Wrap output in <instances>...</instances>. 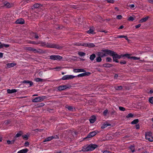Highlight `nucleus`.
I'll return each instance as SVG.
<instances>
[{"label":"nucleus","mask_w":153,"mask_h":153,"mask_svg":"<svg viewBox=\"0 0 153 153\" xmlns=\"http://www.w3.org/2000/svg\"><path fill=\"white\" fill-rule=\"evenodd\" d=\"M102 51L104 53V54L105 55V57L107 56L108 55L112 56L113 61L116 62H119L118 59L122 58L121 55H119L116 52L111 50L106 49L102 50Z\"/></svg>","instance_id":"1"},{"label":"nucleus","mask_w":153,"mask_h":153,"mask_svg":"<svg viewBox=\"0 0 153 153\" xmlns=\"http://www.w3.org/2000/svg\"><path fill=\"white\" fill-rule=\"evenodd\" d=\"M47 48H53L57 49H60L62 47L59 45L58 44H55L47 42Z\"/></svg>","instance_id":"2"},{"label":"nucleus","mask_w":153,"mask_h":153,"mask_svg":"<svg viewBox=\"0 0 153 153\" xmlns=\"http://www.w3.org/2000/svg\"><path fill=\"white\" fill-rule=\"evenodd\" d=\"M62 56L59 55H52L49 56V59L53 60H60L62 59Z\"/></svg>","instance_id":"3"},{"label":"nucleus","mask_w":153,"mask_h":153,"mask_svg":"<svg viewBox=\"0 0 153 153\" xmlns=\"http://www.w3.org/2000/svg\"><path fill=\"white\" fill-rule=\"evenodd\" d=\"M121 55L122 57L126 56L127 57L128 59L134 60H139L140 59V57H137L135 56H130V54L128 53L125 54L123 55Z\"/></svg>","instance_id":"4"},{"label":"nucleus","mask_w":153,"mask_h":153,"mask_svg":"<svg viewBox=\"0 0 153 153\" xmlns=\"http://www.w3.org/2000/svg\"><path fill=\"white\" fill-rule=\"evenodd\" d=\"M45 97H38L32 100V101L34 102H41L43 100L45 99Z\"/></svg>","instance_id":"5"},{"label":"nucleus","mask_w":153,"mask_h":153,"mask_svg":"<svg viewBox=\"0 0 153 153\" xmlns=\"http://www.w3.org/2000/svg\"><path fill=\"white\" fill-rule=\"evenodd\" d=\"M71 86L69 85H60L58 87L57 89L59 91L64 90L67 89H69Z\"/></svg>","instance_id":"6"},{"label":"nucleus","mask_w":153,"mask_h":153,"mask_svg":"<svg viewBox=\"0 0 153 153\" xmlns=\"http://www.w3.org/2000/svg\"><path fill=\"white\" fill-rule=\"evenodd\" d=\"M76 76H75L72 75H66L63 76L62 79L63 80L71 79L75 77H76Z\"/></svg>","instance_id":"7"},{"label":"nucleus","mask_w":153,"mask_h":153,"mask_svg":"<svg viewBox=\"0 0 153 153\" xmlns=\"http://www.w3.org/2000/svg\"><path fill=\"white\" fill-rule=\"evenodd\" d=\"M91 73L89 72H87L80 74L76 76V77H82L84 76H88L91 74Z\"/></svg>","instance_id":"8"},{"label":"nucleus","mask_w":153,"mask_h":153,"mask_svg":"<svg viewBox=\"0 0 153 153\" xmlns=\"http://www.w3.org/2000/svg\"><path fill=\"white\" fill-rule=\"evenodd\" d=\"M89 149V151H92L94 150L98 147V146L96 144H91L88 146Z\"/></svg>","instance_id":"9"},{"label":"nucleus","mask_w":153,"mask_h":153,"mask_svg":"<svg viewBox=\"0 0 153 153\" xmlns=\"http://www.w3.org/2000/svg\"><path fill=\"white\" fill-rule=\"evenodd\" d=\"M25 23L24 19L22 18L18 19L15 22V23L16 24H23Z\"/></svg>","instance_id":"10"},{"label":"nucleus","mask_w":153,"mask_h":153,"mask_svg":"<svg viewBox=\"0 0 153 153\" xmlns=\"http://www.w3.org/2000/svg\"><path fill=\"white\" fill-rule=\"evenodd\" d=\"M97 133L96 131H92L90 132L86 137V138H89L93 137L97 134Z\"/></svg>","instance_id":"11"},{"label":"nucleus","mask_w":153,"mask_h":153,"mask_svg":"<svg viewBox=\"0 0 153 153\" xmlns=\"http://www.w3.org/2000/svg\"><path fill=\"white\" fill-rule=\"evenodd\" d=\"M13 6V4H10L9 3L7 2V1H5L4 3V7L7 8H10L11 7Z\"/></svg>","instance_id":"12"},{"label":"nucleus","mask_w":153,"mask_h":153,"mask_svg":"<svg viewBox=\"0 0 153 153\" xmlns=\"http://www.w3.org/2000/svg\"><path fill=\"white\" fill-rule=\"evenodd\" d=\"M47 42L42 41L39 42V44H40L39 46L44 48H47Z\"/></svg>","instance_id":"13"},{"label":"nucleus","mask_w":153,"mask_h":153,"mask_svg":"<svg viewBox=\"0 0 153 153\" xmlns=\"http://www.w3.org/2000/svg\"><path fill=\"white\" fill-rule=\"evenodd\" d=\"M21 83L23 84H29L30 86H32L33 85V82L32 81L29 80H25L22 81Z\"/></svg>","instance_id":"14"},{"label":"nucleus","mask_w":153,"mask_h":153,"mask_svg":"<svg viewBox=\"0 0 153 153\" xmlns=\"http://www.w3.org/2000/svg\"><path fill=\"white\" fill-rule=\"evenodd\" d=\"M86 71L83 69H74L73 70V72L74 73L85 72Z\"/></svg>","instance_id":"15"},{"label":"nucleus","mask_w":153,"mask_h":153,"mask_svg":"<svg viewBox=\"0 0 153 153\" xmlns=\"http://www.w3.org/2000/svg\"><path fill=\"white\" fill-rule=\"evenodd\" d=\"M145 137L146 139L149 141L152 142L153 141V137L152 136H149L147 134L145 135Z\"/></svg>","instance_id":"16"},{"label":"nucleus","mask_w":153,"mask_h":153,"mask_svg":"<svg viewBox=\"0 0 153 153\" xmlns=\"http://www.w3.org/2000/svg\"><path fill=\"white\" fill-rule=\"evenodd\" d=\"M7 91L8 93L11 94L13 93H16L17 92V90L15 89H12L11 90L8 89L7 90Z\"/></svg>","instance_id":"17"},{"label":"nucleus","mask_w":153,"mask_h":153,"mask_svg":"<svg viewBox=\"0 0 153 153\" xmlns=\"http://www.w3.org/2000/svg\"><path fill=\"white\" fill-rule=\"evenodd\" d=\"M113 66V65L109 63H105L102 66L104 68H110Z\"/></svg>","instance_id":"18"},{"label":"nucleus","mask_w":153,"mask_h":153,"mask_svg":"<svg viewBox=\"0 0 153 153\" xmlns=\"http://www.w3.org/2000/svg\"><path fill=\"white\" fill-rule=\"evenodd\" d=\"M116 38H125L126 40L128 41L129 39H128L127 37L126 36H124V35H117V36L116 37Z\"/></svg>","instance_id":"19"},{"label":"nucleus","mask_w":153,"mask_h":153,"mask_svg":"<svg viewBox=\"0 0 153 153\" xmlns=\"http://www.w3.org/2000/svg\"><path fill=\"white\" fill-rule=\"evenodd\" d=\"M28 151V149L27 148H26L19 151L17 153H26Z\"/></svg>","instance_id":"20"},{"label":"nucleus","mask_w":153,"mask_h":153,"mask_svg":"<svg viewBox=\"0 0 153 153\" xmlns=\"http://www.w3.org/2000/svg\"><path fill=\"white\" fill-rule=\"evenodd\" d=\"M149 17L148 16H147L145 18H143L140 20V22L142 23L146 22L149 18Z\"/></svg>","instance_id":"21"},{"label":"nucleus","mask_w":153,"mask_h":153,"mask_svg":"<svg viewBox=\"0 0 153 153\" xmlns=\"http://www.w3.org/2000/svg\"><path fill=\"white\" fill-rule=\"evenodd\" d=\"M111 126V125L110 124L108 123H105L103 124L102 125L101 127V128L102 129H104L108 126Z\"/></svg>","instance_id":"22"},{"label":"nucleus","mask_w":153,"mask_h":153,"mask_svg":"<svg viewBox=\"0 0 153 153\" xmlns=\"http://www.w3.org/2000/svg\"><path fill=\"white\" fill-rule=\"evenodd\" d=\"M26 49L29 51H33L34 53H35V51H36V49L34 48L30 47H27Z\"/></svg>","instance_id":"23"},{"label":"nucleus","mask_w":153,"mask_h":153,"mask_svg":"<svg viewBox=\"0 0 153 153\" xmlns=\"http://www.w3.org/2000/svg\"><path fill=\"white\" fill-rule=\"evenodd\" d=\"M16 65V64L15 63H8L7 64V66L8 68H10L14 67Z\"/></svg>","instance_id":"24"},{"label":"nucleus","mask_w":153,"mask_h":153,"mask_svg":"<svg viewBox=\"0 0 153 153\" xmlns=\"http://www.w3.org/2000/svg\"><path fill=\"white\" fill-rule=\"evenodd\" d=\"M16 139L14 138L13 139L11 140L10 141L9 140H8L7 141V143L8 144H14L15 141H16Z\"/></svg>","instance_id":"25"},{"label":"nucleus","mask_w":153,"mask_h":153,"mask_svg":"<svg viewBox=\"0 0 153 153\" xmlns=\"http://www.w3.org/2000/svg\"><path fill=\"white\" fill-rule=\"evenodd\" d=\"M82 152H87L89 151V147H88V146H87V147L85 146L83 147L82 150Z\"/></svg>","instance_id":"26"},{"label":"nucleus","mask_w":153,"mask_h":153,"mask_svg":"<svg viewBox=\"0 0 153 153\" xmlns=\"http://www.w3.org/2000/svg\"><path fill=\"white\" fill-rule=\"evenodd\" d=\"M96 120V117L95 116H93L89 120L90 122L91 123H94Z\"/></svg>","instance_id":"27"},{"label":"nucleus","mask_w":153,"mask_h":153,"mask_svg":"<svg viewBox=\"0 0 153 153\" xmlns=\"http://www.w3.org/2000/svg\"><path fill=\"white\" fill-rule=\"evenodd\" d=\"M105 54L103 52H99L98 53V56H100L101 57H105Z\"/></svg>","instance_id":"28"},{"label":"nucleus","mask_w":153,"mask_h":153,"mask_svg":"<svg viewBox=\"0 0 153 153\" xmlns=\"http://www.w3.org/2000/svg\"><path fill=\"white\" fill-rule=\"evenodd\" d=\"M53 137L52 136H50L48 137L47 138L45 139L43 141V142H45L47 141H50L52 139Z\"/></svg>","instance_id":"29"},{"label":"nucleus","mask_w":153,"mask_h":153,"mask_svg":"<svg viewBox=\"0 0 153 153\" xmlns=\"http://www.w3.org/2000/svg\"><path fill=\"white\" fill-rule=\"evenodd\" d=\"M139 122V120L138 119H135L133 121L131 122V124L134 125V124H137Z\"/></svg>","instance_id":"30"},{"label":"nucleus","mask_w":153,"mask_h":153,"mask_svg":"<svg viewBox=\"0 0 153 153\" xmlns=\"http://www.w3.org/2000/svg\"><path fill=\"white\" fill-rule=\"evenodd\" d=\"M96 55L95 54L93 53L90 55L89 58L91 61H93Z\"/></svg>","instance_id":"31"},{"label":"nucleus","mask_w":153,"mask_h":153,"mask_svg":"<svg viewBox=\"0 0 153 153\" xmlns=\"http://www.w3.org/2000/svg\"><path fill=\"white\" fill-rule=\"evenodd\" d=\"M87 33L89 34H94L95 33L93 29L91 28L90 29L87 31Z\"/></svg>","instance_id":"32"},{"label":"nucleus","mask_w":153,"mask_h":153,"mask_svg":"<svg viewBox=\"0 0 153 153\" xmlns=\"http://www.w3.org/2000/svg\"><path fill=\"white\" fill-rule=\"evenodd\" d=\"M66 108L68 109L69 110L71 111H72L73 110L74 108L73 107L71 106H70L69 105H66Z\"/></svg>","instance_id":"33"},{"label":"nucleus","mask_w":153,"mask_h":153,"mask_svg":"<svg viewBox=\"0 0 153 153\" xmlns=\"http://www.w3.org/2000/svg\"><path fill=\"white\" fill-rule=\"evenodd\" d=\"M22 131H20L19 133H17L15 135L14 138L18 137H20L21 136H22Z\"/></svg>","instance_id":"34"},{"label":"nucleus","mask_w":153,"mask_h":153,"mask_svg":"<svg viewBox=\"0 0 153 153\" xmlns=\"http://www.w3.org/2000/svg\"><path fill=\"white\" fill-rule=\"evenodd\" d=\"M88 45L87 46V47L89 48H93L95 46V45L93 43H88Z\"/></svg>","instance_id":"35"},{"label":"nucleus","mask_w":153,"mask_h":153,"mask_svg":"<svg viewBox=\"0 0 153 153\" xmlns=\"http://www.w3.org/2000/svg\"><path fill=\"white\" fill-rule=\"evenodd\" d=\"M22 137L23 139L25 140H28L29 136L28 135V136L27 134H24L23 135H22Z\"/></svg>","instance_id":"36"},{"label":"nucleus","mask_w":153,"mask_h":153,"mask_svg":"<svg viewBox=\"0 0 153 153\" xmlns=\"http://www.w3.org/2000/svg\"><path fill=\"white\" fill-rule=\"evenodd\" d=\"M78 54V55L80 56H84L86 54L85 53L81 51L79 52Z\"/></svg>","instance_id":"37"},{"label":"nucleus","mask_w":153,"mask_h":153,"mask_svg":"<svg viewBox=\"0 0 153 153\" xmlns=\"http://www.w3.org/2000/svg\"><path fill=\"white\" fill-rule=\"evenodd\" d=\"M29 43L30 44H33L34 45H38L39 44V42H36L34 41H30Z\"/></svg>","instance_id":"38"},{"label":"nucleus","mask_w":153,"mask_h":153,"mask_svg":"<svg viewBox=\"0 0 153 153\" xmlns=\"http://www.w3.org/2000/svg\"><path fill=\"white\" fill-rule=\"evenodd\" d=\"M35 81L37 82H42L43 79L40 78H37L35 79Z\"/></svg>","instance_id":"39"},{"label":"nucleus","mask_w":153,"mask_h":153,"mask_svg":"<svg viewBox=\"0 0 153 153\" xmlns=\"http://www.w3.org/2000/svg\"><path fill=\"white\" fill-rule=\"evenodd\" d=\"M109 113V111L108 110L106 109L103 112V114L104 116H106L107 114Z\"/></svg>","instance_id":"40"},{"label":"nucleus","mask_w":153,"mask_h":153,"mask_svg":"<svg viewBox=\"0 0 153 153\" xmlns=\"http://www.w3.org/2000/svg\"><path fill=\"white\" fill-rule=\"evenodd\" d=\"M115 88L116 90H120L123 89V87L121 86H116Z\"/></svg>","instance_id":"41"},{"label":"nucleus","mask_w":153,"mask_h":153,"mask_svg":"<svg viewBox=\"0 0 153 153\" xmlns=\"http://www.w3.org/2000/svg\"><path fill=\"white\" fill-rule=\"evenodd\" d=\"M102 60L101 57L99 56L97 57L96 59V61L97 62H100Z\"/></svg>","instance_id":"42"},{"label":"nucleus","mask_w":153,"mask_h":153,"mask_svg":"<svg viewBox=\"0 0 153 153\" xmlns=\"http://www.w3.org/2000/svg\"><path fill=\"white\" fill-rule=\"evenodd\" d=\"M52 137H53L52 139H58L59 138V135H54L52 136Z\"/></svg>","instance_id":"43"},{"label":"nucleus","mask_w":153,"mask_h":153,"mask_svg":"<svg viewBox=\"0 0 153 153\" xmlns=\"http://www.w3.org/2000/svg\"><path fill=\"white\" fill-rule=\"evenodd\" d=\"M106 62H111L112 61V59L110 57H107L106 59Z\"/></svg>","instance_id":"44"},{"label":"nucleus","mask_w":153,"mask_h":153,"mask_svg":"<svg viewBox=\"0 0 153 153\" xmlns=\"http://www.w3.org/2000/svg\"><path fill=\"white\" fill-rule=\"evenodd\" d=\"M62 69V67L60 66H57L56 67L52 68V69H55L57 71H60Z\"/></svg>","instance_id":"45"},{"label":"nucleus","mask_w":153,"mask_h":153,"mask_svg":"<svg viewBox=\"0 0 153 153\" xmlns=\"http://www.w3.org/2000/svg\"><path fill=\"white\" fill-rule=\"evenodd\" d=\"M133 117V114L132 113L128 114L126 116V117L127 118H128L129 117Z\"/></svg>","instance_id":"46"},{"label":"nucleus","mask_w":153,"mask_h":153,"mask_svg":"<svg viewBox=\"0 0 153 153\" xmlns=\"http://www.w3.org/2000/svg\"><path fill=\"white\" fill-rule=\"evenodd\" d=\"M40 5V4H39L38 3H36L33 5V7L35 8H37L39 7V6Z\"/></svg>","instance_id":"47"},{"label":"nucleus","mask_w":153,"mask_h":153,"mask_svg":"<svg viewBox=\"0 0 153 153\" xmlns=\"http://www.w3.org/2000/svg\"><path fill=\"white\" fill-rule=\"evenodd\" d=\"M149 101L150 103L153 104V97H151L149 98Z\"/></svg>","instance_id":"48"},{"label":"nucleus","mask_w":153,"mask_h":153,"mask_svg":"<svg viewBox=\"0 0 153 153\" xmlns=\"http://www.w3.org/2000/svg\"><path fill=\"white\" fill-rule=\"evenodd\" d=\"M64 27L63 26H61L59 25L58 26H57L56 27V29L57 30H60L62 29Z\"/></svg>","instance_id":"49"},{"label":"nucleus","mask_w":153,"mask_h":153,"mask_svg":"<svg viewBox=\"0 0 153 153\" xmlns=\"http://www.w3.org/2000/svg\"><path fill=\"white\" fill-rule=\"evenodd\" d=\"M42 50L41 49H39L38 50H37L36 49L35 51V53H42Z\"/></svg>","instance_id":"50"},{"label":"nucleus","mask_w":153,"mask_h":153,"mask_svg":"<svg viewBox=\"0 0 153 153\" xmlns=\"http://www.w3.org/2000/svg\"><path fill=\"white\" fill-rule=\"evenodd\" d=\"M119 109L121 111H125V108L122 106H120L119 107Z\"/></svg>","instance_id":"51"},{"label":"nucleus","mask_w":153,"mask_h":153,"mask_svg":"<svg viewBox=\"0 0 153 153\" xmlns=\"http://www.w3.org/2000/svg\"><path fill=\"white\" fill-rule=\"evenodd\" d=\"M130 149L132 152H134L135 150L134 147V146H131L130 147Z\"/></svg>","instance_id":"52"},{"label":"nucleus","mask_w":153,"mask_h":153,"mask_svg":"<svg viewBox=\"0 0 153 153\" xmlns=\"http://www.w3.org/2000/svg\"><path fill=\"white\" fill-rule=\"evenodd\" d=\"M121 64H126V62L125 60H122L120 62Z\"/></svg>","instance_id":"53"},{"label":"nucleus","mask_w":153,"mask_h":153,"mask_svg":"<svg viewBox=\"0 0 153 153\" xmlns=\"http://www.w3.org/2000/svg\"><path fill=\"white\" fill-rule=\"evenodd\" d=\"M122 17V16L120 15H118L117 16V18L118 19H121Z\"/></svg>","instance_id":"54"},{"label":"nucleus","mask_w":153,"mask_h":153,"mask_svg":"<svg viewBox=\"0 0 153 153\" xmlns=\"http://www.w3.org/2000/svg\"><path fill=\"white\" fill-rule=\"evenodd\" d=\"M128 20L129 21H133L134 20V18L133 17L131 16L128 18Z\"/></svg>","instance_id":"55"},{"label":"nucleus","mask_w":153,"mask_h":153,"mask_svg":"<svg viewBox=\"0 0 153 153\" xmlns=\"http://www.w3.org/2000/svg\"><path fill=\"white\" fill-rule=\"evenodd\" d=\"M107 2L108 3H113L114 2V0H106Z\"/></svg>","instance_id":"56"},{"label":"nucleus","mask_w":153,"mask_h":153,"mask_svg":"<svg viewBox=\"0 0 153 153\" xmlns=\"http://www.w3.org/2000/svg\"><path fill=\"white\" fill-rule=\"evenodd\" d=\"M3 47H4L6 48H7L10 45L8 44H6L3 43Z\"/></svg>","instance_id":"57"},{"label":"nucleus","mask_w":153,"mask_h":153,"mask_svg":"<svg viewBox=\"0 0 153 153\" xmlns=\"http://www.w3.org/2000/svg\"><path fill=\"white\" fill-rule=\"evenodd\" d=\"M10 121L9 120H7L5 121V123L6 125H8L10 124Z\"/></svg>","instance_id":"58"},{"label":"nucleus","mask_w":153,"mask_h":153,"mask_svg":"<svg viewBox=\"0 0 153 153\" xmlns=\"http://www.w3.org/2000/svg\"><path fill=\"white\" fill-rule=\"evenodd\" d=\"M128 7L131 8H133L135 7V5L134 4H129Z\"/></svg>","instance_id":"59"},{"label":"nucleus","mask_w":153,"mask_h":153,"mask_svg":"<svg viewBox=\"0 0 153 153\" xmlns=\"http://www.w3.org/2000/svg\"><path fill=\"white\" fill-rule=\"evenodd\" d=\"M135 128L137 129H140V126L139 124H136L135 125Z\"/></svg>","instance_id":"60"},{"label":"nucleus","mask_w":153,"mask_h":153,"mask_svg":"<svg viewBox=\"0 0 153 153\" xmlns=\"http://www.w3.org/2000/svg\"><path fill=\"white\" fill-rule=\"evenodd\" d=\"M81 45L85 47H87L88 45V43H83L82 44H81Z\"/></svg>","instance_id":"61"},{"label":"nucleus","mask_w":153,"mask_h":153,"mask_svg":"<svg viewBox=\"0 0 153 153\" xmlns=\"http://www.w3.org/2000/svg\"><path fill=\"white\" fill-rule=\"evenodd\" d=\"M141 26V24H138L137 25H136L135 26V27L136 28H138L139 27H140Z\"/></svg>","instance_id":"62"},{"label":"nucleus","mask_w":153,"mask_h":153,"mask_svg":"<svg viewBox=\"0 0 153 153\" xmlns=\"http://www.w3.org/2000/svg\"><path fill=\"white\" fill-rule=\"evenodd\" d=\"M35 38L36 39H37L39 38V37L38 36V34L36 33H35V36H34Z\"/></svg>","instance_id":"63"},{"label":"nucleus","mask_w":153,"mask_h":153,"mask_svg":"<svg viewBox=\"0 0 153 153\" xmlns=\"http://www.w3.org/2000/svg\"><path fill=\"white\" fill-rule=\"evenodd\" d=\"M103 153H112V152L110 151H109L106 150V151H104L103 152Z\"/></svg>","instance_id":"64"}]
</instances>
